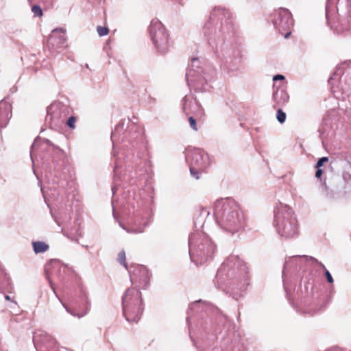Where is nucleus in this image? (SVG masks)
<instances>
[{
    "label": "nucleus",
    "mask_w": 351,
    "mask_h": 351,
    "mask_svg": "<svg viewBox=\"0 0 351 351\" xmlns=\"http://www.w3.org/2000/svg\"><path fill=\"white\" fill-rule=\"evenodd\" d=\"M195 322L206 351H244L234 324L217 307L202 300L189 305L186 322Z\"/></svg>",
    "instance_id": "f257e3e1"
},
{
    "label": "nucleus",
    "mask_w": 351,
    "mask_h": 351,
    "mask_svg": "<svg viewBox=\"0 0 351 351\" xmlns=\"http://www.w3.org/2000/svg\"><path fill=\"white\" fill-rule=\"evenodd\" d=\"M232 19L228 8L215 6L202 33L216 56L222 59L228 72L233 73L241 66V53L240 49L229 40L234 35Z\"/></svg>",
    "instance_id": "f03ea898"
},
{
    "label": "nucleus",
    "mask_w": 351,
    "mask_h": 351,
    "mask_svg": "<svg viewBox=\"0 0 351 351\" xmlns=\"http://www.w3.org/2000/svg\"><path fill=\"white\" fill-rule=\"evenodd\" d=\"M153 205L154 199L152 196L149 199H145L134 191H124L116 202L112 200V214L115 218L117 209H119L122 214H131V227L126 228L121 222L119 226L128 233H143L153 221Z\"/></svg>",
    "instance_id": "7ed1b4c3"
},
{
    "label": "nucleus",
    "mask_w": 351,
    "mask_h": 351,
    "mask_svg": "<svg viewBox=\"0 0 351 351\" xmlns=\"http://www.w3.org/2000/svg\"><path fill=\"white\" fill-rule=\"evenodd\" d=\"M113 150L121 145V155L128 161L137 162L148 151V142L141 125L129 118L121 119L111 133Z\"/></svg>",
    "instance_id": "20e7f679"
},
{
    "label": "nucleus",
    "mask_w": 351,
    "mask_h": 351,
    "mask_svg": "<svg viewBox=\"0 0 351 351\" xmlns=\"http://www.w3.org/2000/svg\"><path fill=\"white\" fill-rule=\"evenodd\" d=\"M215 287L230 292L237 300L250 285L248 269L238 256L231 255L221 265L216 274Z\"/></svg>",
    "instance_id": "39448f33"
},
{
    "label": "nucleus",
    "mask_w": 351,
    "mask_h": 351,
    "mask_svg": "<svg viewBox=\"0 0 351 351\" xmlns=\"http://www.w3.org/2000/svg\"><path fill=\"white\" fill-rule=\"evenodd\" d=\"M45 271L51 290L66 312L77 318L87 315L90 309V301L88 297L87 290L83 285H80L78 287L77 298L73 301V307L72 308L67 306L56 292L53 280L56 278L64 285L68 278L73 274L71 268L62 265L58 261L53 260L46 265Z\"/></svg>",
    "instance_id": "423d86ee"
},
{
    "label": "nucleus",
    "mask_w": 351,
    "mask_h": 351,
    "mask_svg": "<svg viewBox=\"0 0 351 351\" xmlns=\"http://www.w3.org/2000/svg\"><path fill=\"white\" fill-rule=\"evenodd\" d=\"M215 221L220 228L233 236L245 227V215L234 199L227 197L217 199L213 206Z\"/></svg>",
    "instance_id": "0eeeda50"
},
{
    "label": "nucleus",
    "mask_w": 351,
    "mask_h": 351,
    "mask_svg": "<svg viewBox=\"0 0 351 351\" xmlns=\"http://www.w3.org/2000/svg\"><path fill=\"white\" fill-rule=\"evenodd\" d=\"M326 19L337 34L346 36L351 32V0H327Z\"/></svg>",
    "instance_id": "6e6552de"
},
{
    "label": "nucleus",
    "mask_w": 351,
    "mask_h": 351,
    "mask_svg": "<svg viewBox=\"0 0 351 351\" xmlns=\"http://www.w3.org/2000/svg\"><path fill=\"white\" fill-rule=\"evenodd\" d=\"M191 260L196 265L210 262L217 252V245L204 232L195 230L189 237Z\"/></svg>",
    "instance_id": "1a4fd4ad"
},
{
    "label": "nucleus",
    "mask_w": 351,
    "mask_h": 351,
    "mask_svg": "<svg viewBox=\"0 0 351 351\" xmlns=\"http://www.w3.org/2000/svg\"><path fill=\"white\" fill-rule=\"evenodd\" d=\"M40 141H42L40 143L41 147L43 149H46L47 152H51L53 155L51 160L53 167L50 165L49 169V176H53L54 178L51 180L52 186H48V189L50 190L53 189L55 191H57L56 195L58 197L62 196L63 194L67 193L66 187L73 184V182H69L65 176L62 178V175L58 172L59 168L57 169L58 166V158L63 153V151L59 147L52 143L49 139H41L40 137H37L32 145L31 152H32V149L36 148ZM30 154L31 159L33 160L32 153H30ZM51 195L56 196L54 193H51Z\"/></svg>",
    "instance_id": "9d476101"
},
{
    "label": "nucleus",
    "mask_w": 351,
    "mask_h": 351,
    "mask_svg": "<svg viewBox=\"0 0 351 351\" xmlns=\"http://www.w3.org/2000/svg\"><path fill=\"white\" fill-rule=\"evenodd\" d=\"M215 73V71L210 65L203 64L199 58H193L186 69V80L191 89L195 92H206L211 88L210 82Z\"/></svg>",
    "instance_id": "9b49d317"
},
{
    "label": "nucleus",
    "mask_w": 351,
    "mask_h": 351,
    "mask_svg": "<svg viewBox=\"0 0 351 351\" xmlns=\"http://www.w3.org/2000/svg\"><path fill=\"white\" fill-rule=\"evenodd\" d=\"M274 226L278 234L285 239L298 234V224L293 210L288 205L277 203L274 208Z\"/></svg>",
    "instance_id": "f8f14e48"
},
{
    "label": "nucleus",
    "mask_w": 351,
    "mask_h": 351,
    "mask_svg": "<svg viewBox=\"0 0 351 351\" xmlns=\"http://www.w3.org/2000/svg\"><path fill=\"white\" fill-rule=\"evenodd\" d=\"M123 316L128 322H138L144 311L141 292L136 287L126 289L122 298Z\"/></svg>",
    "instance_id": "ddd939ff"
},
{
    "label": "nucleus",
    "mask_w": 351,
    "mask_h": 351,
    "mask_svg": "<svg viewBox=\"0 0 351 351\" xmlns=\"http://www.w3.org/2000/svg\"><path fill=\"white\" fill-rule=\"evenodd\" d=\"M51 214L55 222L61 227L63 234L72 241L78 243L82 237L80 223L78 219L72 221L71 210H60L58 215H55L51 210Z\"/></svg>",
    "instance_id": "4468645a"
},
{
    "label": "nucleus",
    "mask_w": 351,
    "mask_h": 351,
    "mask_svg": "<svg viewBox=\"0 0 351 351\" xmlns=\"http://www.w3.org/2000/svg\"><path fill=\"white\" fill-rule=\"evenodd\" d=\"M149 36L157 53L165 54L172 47V41L163 24L157 19H153L149 27Z\"/></svg>",
    "instance_id": "2eb2a0df"
},
{
    "label": "nucleus",
    "mask_w": 351,
    "mask_h": 351,
    "mask_svg": "<svg viewBox=\"0 0 351 351\" xmlns=\"http://www.w3.org/2000/svg\"><path fill=\"white\" fill-rule=\"evenodd\" d=\"M185 158L189 166L190 173L195 179H199V174L210 165L208 154L200 149L193 148L187 150Z\"/></svg>",
    "instance_id": "dca6fc26"
},
{
    "label": "nucleus",
    "mask_w": 351,
    "mask_h": 351,
    "mask_svg": "<svg viewBox=\"0 0 351 351\" xmlns=\"http://www.w3.org/2000/svg\"><path fill=\"white\" fill-rule=\"evenodd\" d=\"M318 263V260L310 256L295 255L289 257L285 261L283 270L282 277L285 271H291V273L297 272H309L313 271L315 263Z\"/></svg>",
    "instance_id": "f3484780"
},
{
    "label": "nucleus",
    "mask_w": 351,
    "mask_h": 351,
    "mask_svg": "<svg viewBox=\"0 0 351 351\" xmlns=\"http://www.w3.org/2000/svg\"><path fill=\"white\" fill-rule=\"evenodd\" d=\"M335 82L343 93L351 91V60L345 61L339 65L332 75L328 79V83L335 88Z\"/></svg>",
    "instance_id": "a211bd4d"
},
{
    "label": "nucleus",
    "mask_w": 351,
    "mask_h": 351,
    "mask_svg": "<svg viewBox=\"0 0 351 351\" xmlns=\"http://www.w3.org/2000/svg\"><path fill=\"white\" fill-rule=\"evenodd\" d=\"M284 289L290 304L296 308L297 311L302 312L304 314L313 315L319 310V308L314 301L313 285L311 283L308 282L306 285H304V291L302 289V296L300 298L297 306L295 305L294 302L289 298L288 291L285 282Z\"/></svg>",
    "instance_id": "6ab92c4d"
},
{
    "label": "nucleus",
    "mask_w": 351,
    "mask_h": 351,
    "mask_svg": "<svg viewBox=\"0 0 351 351\" xmlns=\"http://www.w3.org/2000/svg\"><path fill=\"white\" fill-rule=\"evenodd\" d=\"M274 27L281 35L287 38L291 34V29L293 26V19L291 12L284 8H279L271 15Z\"/></svg>",
    "instance_id": "aec40b11"
},
{
    "label": "nucleus",
    "mask_w": 351,
    "mask_h": 351,
    "mask_svg": "<svg viewBox=\"0 0 351 351\" xmlns=\"http://www.w3.org/2000/svg\"><path fill=\"white\" fill-rule=\"evenodd\" d=\"M69 112L68 105L60 101H55L47 108L46 121L57 125L69 114Z\"/></svg>",
    "instance_id": "412c9836"
},
{
    "label": "nucleus",
    "mask_w": 351,
    "mask_h": 351,
    "mask_svg": "<svg viewBox=\"0 0 351 351\" xmlns=\"http://www.w3.org/2000/svg\"><path fill=\"white\" fill-rule=\"evenodd\" d=\"M131 282L138 289H145L149 285L151 274L144 265H138L134 267L132 272L130 271Z\"/></svg>",
    "instance_id": "4be33fe9"
},
{
    "label": "nucleus",
    "mask_w": 351,
    "mask_h": 351,
    "mask_svg": "<svg viewBox=\"0 0 351 351\" xmlns=\"http://www.w3.org/2000/svg\"><path fill=\"white\" fill-rule=\"evenodd\" d=\"M33 342L37 351H56V341L48 334H36Z\"/></svg>",
    "instance_id": "5701e85b"
},
{
    "label": "nucleus",
    "mask_w": 351,
    "mask_h": 351,
    "mask_svg": "<svg viewBox=\"0 0 351 351\" xmlns=\"http://www.w3.org/2000/svg\"><path fill=\"white\" fill-rule=\"evenodd\" d=\"M273 101L274 102V108H280L286 105L289 99V96L282 86H277L276 84L273 86Z\"/></svg>",
    "instance_id": "b1692460"
},
{
    "label": "nucleus",
    "mask_w": 351,
    "mask_h": 351,
    "mask_svg": "<svg viewBox=\"0 0 351 351\" xmlns=\"http://www.w3.org/2000/svg\"><path fill=\"white\" fill-rule=\"evenodd\" d=\"M12 117V106L9 101L3 99L0 101V130L7 126Z\"/></svg>",
    "instance_id": "393cba45"
},
{
    "label": "nucleus",
    "mask_w": 351,
    "mask_h": 351,
    "mask_svg": "<svg viewBox=\"0 0 351 351\" xmlns=\"http://www.w3.org/2000/svg\"><path fill=\"white\" fill-rule=\"evenodd\" d=\"M49 44L57 48L62 47L66 43L65 31L62 28H56L49 38Z\"/></svg>",
    "instance_id": "a878e982"
},
{
    "label": "nucleus",
    "mask_w": 351,
    "mask_h": 351,
    "mask_svg": "<svg viewBox=\"0 0 351 351\" xmlns=\"http://www.w3.org/2000/svg\"><path fill=\"white\" fill-rule=\"evenodd\" d=\"M115 158L114 159V180H113V185L112 186V193L114 195L117 190V186L120 185V182L121 180V170L120 166V156H116L114 154Z\"/></svg>",
    "instance_id": "bb28decb"
},
{
    "label": "nucleus",
    "mask_w": 351,
    "mask_h": 351,
    "mask_svg": "<svg viewBox=\"0 0 351 351\" xmlns=\"http://www.w3.org/2000/svg\"><path fill=\"white\" fill-rule=\"evenodd\" d=\"M32 247L36 254L45 252L49 247L47 244L43 241L32 242Z\"/></svg>",
    "instance_id": "cd10ccee"
},
{
    "label": "nucleus",
    "mask_w": 351,
    "mask_h": 351,
    "mask_svg": "<svg viewBox=\"0 0 351 351\" xmlns=\"http://www.w3.org/2000/svg\"><path fill=\"white\" fill-rule=\"evenodd\" d=\"M317 266H319L324 270L327 282L330 284L333 283L334 280H333L332 275L330 274L329 271L326 268V267L324 266V265L322 263L319 262V261H318V263H315V267H313V271L317 269Z\"/></svg>",
    "instance_id": "c85d7f7f"
},
{
    "label": "nucleus",
    "mask_w": 351,
    "mask_h": 351,
    "mask_svg": "<svg viewBox=\"0 0 351 351\" xmlns=\"http://www.w3.org/2000/svg\"><path fill=\"white\" fill-rule=\"evenodd\" d=\"M141 163L143 164V166L138 167V170H136V171L134 173L135 176H133V175L130 176L132 179H133L134 178L141 179L145 175V173L147 172V169H145V167L146 165H147L149 162L147 160H145L143 162H141Z\"/></svg>",
    "instance_id": "c756f323"
},
{
    "label": "nucleus",
    "mask_w": 351,
    "mask_h": 351,
    "mask_svg": "<svg viewBox=\"0 0 351 351\" xmlns=\"http://www.w3.org/2000/svg\"><path fill=\"white\" fill-rule=\"evenodd\" d=\"M32 12L34 17H40L43 14V10L38 5H32Z\"/></svg>",
    "instance_id": "7c9ffc66"
},
{
    "label": "nucleus",
    "mask_w": 351,
    "mask_h": 351,
    "mask_svg": "<svg viewBox=\"0 0 351 351\" xmlns=\"http://www.w3.org/2000/svg\"><path fill=\"white\" fill-rule=\"evenodd\" d=\"M118 261L121 265H122L125 268L128 269V265L126 263V256L124 250H122L119 253Z\"/></svg>",
    "instance_id": "2f4dec72"
},
{
    "label": "nucleus",
    "mask_w": 351,
    "mask_h": 351,
    "mask_svg": "<svg viewBox=\"0 0 351 351\" xmlns=\"http://www.w3.org/2000/svg\"><path fill=\"white\" fill-rule=\"evenodd\" d=\"M286 117H287L286 113L285 112H283L280 109V108H278V109L277 110V114H276V119H277L278 121L280 123H283L285 122Z\"/></svg>",
    "instance_id": "473e14b6"
},
{
    "label": "nucleus",
    "mask_w": 351,
    "mask_h": 351,
    "mask_svg": "<svg viewBox=\"0 0 351 351\" xmlns=\"http://www.w3.org/2000/svg\"><path fill=\"white\" fill-rule=\"evenodd\" d=\"M97 33L99 36H104L109 32V29L106 27L98 26L97 28Z\"/></svg>",
    "instance_id": "72a5a7b5"
},
{
    "label": "nucleus",
    "mask_w": 351,
    "mask_h": 351,
    "mask_svg": "<svg viewBox=\"0 0 351 351\" xmlns=\"http://www.w3.org/2000/svg\"><path fill=\"white\" fill-rule=\"evenodd\" d=\"M76 118L74 116L70 117L67 121L66 125L69 128L74 129L75 128Z\"/></svg>",
    "instance_id": "f704fd0d"
},
{
    "label": "nucleus",
    "mask_w": 351,
    "mask_h": 351,
    "mask_svg": "<svg viewBox=\"0 0 351 351\" xmlns=\"http://www.w3.org/2000/svg\"><path fill=\"white\" fill-rule=\"evenodd\" d=\"M189 124H190L191 128L193 130L197 131V123H196L195 119L193 117H192V116L189 117Z\"/></svg>",
    "instance_id": "c9c22d12"
},
{
    "label": "nucleus",
    "mask_w": 351,
    "mask_h": 351,
    "mask_svg": "<svg viewBox=\"0 0 351 351\" xmlns=\"http://www.w3.org/2000/svg\"><path fill=\"white\" fill-rule=\"evenodd\" d=\"M328 160V158L326 157V156L319 158V160L317 162L315 167H322L324 165V163L327 162Z\"/></svg>",
    "instance_id": "e433bc0d"
},
{
    "label": "nucleus",
    "mask_w": 351,
    "mask_h": 351,
    "mask_svg": "<svg viewBox=\"0 0 351 351\" xmlns=\"http://www.w3.org/2000/svg\"><path fill=\"white\" fill-rule=\"evenodd\" d=\"M285 79V76L281 74H277L273 77V80L274 82L278 81V80H284Z\"/></svg>",
    "instance_id": "4c0bfd02"
},
{
    "label": "nucleus",
    "mask_w": 351,
    "mask_h": 351,
    "mask_svg": "<svg viewBox=\"0 0 351 351\" xmlns=\"http://www.w3.org/2000/svg\"><path fill=\"white\" fill-rule=\"evenodd\" d=\"M316 168H317V170L315 171V177L317 178H319L323 173V170L322 169H320V167H316Z\"/></svg>",
    "instance_id": "58836bf2"
},
{
    "label": "nucleus",
    "mask_w": 351,
    "mask_h": 351,
    "mask_svg": "<svg viewBox=\"0 0 351 351\" xmlns=\"http://www.w3.org/2000/svg\"><path fill=\"white\" fill-rule=\"evenodd\" d=\"M191 111L193 112L195 109H199V104L197 101H194L193 104L191 105Z\"/></svg>",
    "instance_id": "ea45409f"
},
{
    "label": "nucleus",
    "mask_w": 351,
    "mask_h": 351,
    "mask_svg": "<svg viewBox=\"0 0 351 351\" xmlns=\"http://www.w3.org/2000/svg\"><path fill=\"white\" fill-rule=\"evenodd\" d=\"M186 100H187V97H186V96H184V97H183V99H182L183 110H184V111H185V112H186Z\"/></svg>",
    "instance_id": "a19ab883"
},
{
    "label": "nucleus",
    "mask_w": 351,
    "mask_h": 351,
    "mask_svg": "<svg viewBox=\"0 0 351 351\" xmlns=\"http://www.w3.org/2000/svg\"><path fill=\"white\" fill-rule=\"evenodd\" d=\"M29 3H32L36 1H47V0H27Z\"/></svg>",
    "instance_id": "79ce46f5"
},
{
    "label": "nucleus",
    "mask_w": 351,
    "mask_h": 351,
    "mask_svg": "<svg viewBox=\"0 0 351 351\" xmlns=\"http://www.w3.org/2000/svg\"><path fill=\"white\" fill-rule=\"evenodd\" d=\"M5 299L8 301L11 300V298L8 295H5Z\"/></svg>",
    "instance_id": "37998d69"
},
{
    "label": "nucleus",
    "mask_w": 351,
    "mask_h": 351,
    "mask_svg": "<svg viewBox=\"0 0 351 351\" xmlns=\"http://www.w3.org/2000/svg\"><path fill=\"white\" fill-rule=\"evenodd\" d=\"M41 191H42V193H43V195L44 197H45V192L44 189H43V188H41Z\"/></svg>",
    "instance_id": "c03bdc74"
},
{
    "label": "nucleus",
    "mask_w": 351,
    "mask_h": 351,
    "mask_svg": "<svg viewBox=\"0 0 351 351\" xmlns=\"http://www.w3.org/2000/svg\"><path fill=\"white\" fill-rule=\"evenodd\" d=\"M324 186H325V189H327V186L326 185V184H324Z\"/></svg>",
    "instance_id": "a18cd8bd"
},
{
    "label": "nucleus",
    "mask_w": 351,
    "mask_h": 351,
    "mask_svg": "<svg viewBox=\"0 0 351 351\" xmlns=\"http://www.w3.org/2000/svg\"><path fill=\"white\" fill-rule=\"evenodd\" d=\"M205 213H206L208 215L209 214V212H207L206 210H204Z\"/></svg>",
    "instance_id": "49530a36"
},
{
    "label": "nucleus",
    "mask_w": 351,
    "mask_h": 351,
    "mask_svg": "<svg viewBox=\"0 0 351 351\" xmlns=\"http://www.w3.org/2000/svg\"><path fill=\"white\" fill-rule=\"evenodd\" d=\"M125 176H126V174L124 173L123 176L124 178H125Z\"/></svg>",
    "instance_id": "de8ad7c7"
}]
</instances>
